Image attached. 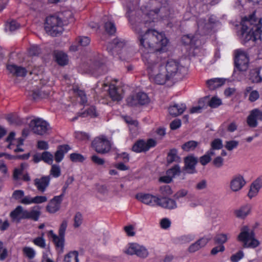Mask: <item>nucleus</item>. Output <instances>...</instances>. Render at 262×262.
Here are the masks:
<instances>
[{
    "label": "nucleus",
    "instance_id": "c756f323",
    "mask_svg": "<svg viewBox=\"0 0 262 262\" xmlns=\"http://www.w3.org/2000/svg\"><path fill=\"white\" fill-rule=\"evenodd\" d=\"M225 83V80L223 78H214L206 81V83L210 90H214L223 85Z\"/></svg>",
    "mask_w": 262,
    "mask_h": 262
},
{
    "label": "nucleus",
    "instance_id": "a18cd8bd",
    "mask_svg": "<svg viewBox=\"0 0 262 262\" xmlns=\"http://www.w3.org/2000/svg\"><path fill=\"white\" fill-rule=\"evenodd\" d=\"M50 176L54 178H58L61 175V169L59 165L53 164L50 171Z\"/></svg>",
    "mask_w": 262,
    "mask_h": 262
},
{
    "label": "nucleus",
    "instance_id": "20e7f679",
    "mask_svg": "<svg viewBox=\"0 0 262 262\" xmlns=\"http://www.w3.org/2000/svg\"><path fill=\"white\" fill-rule=\"evenodd\" d=\"M238 241L243 243V246L246 248H255L260 245V242L255 238L253 230H250L248 226H244L241 229V232L237 236Z\"/></svg>",
    "mask_w": 262,
    "mask_h": 262
},
{
    "label": "nucleus",
    "instance_id": "9b49d317",
    "mask_svg": "<svg viewBox=\"0 0 262 262\" xmlns=\"http://www.w3.org/2000/svg\"><path fill=\"white\" fill-rule=\"evenodd\" d=\"M234 62L236 67L239 71H246L248 68L249 58L243 50H237L235 51Z\"/></svg>",
    "mask_w": 262,
    "mask_h": 262
},
{
    "label": "nucleus",
    "instance_id": "de8ad7c7",
    "mask_svg": "<svg viewBox=\"0 0 262 262\" xmlns=\"http://www.w3.org/2000/svg\"><path fill=\"white\" fill-rule=\"evenodd\" d=\"M181 172L180 167L179 165H176L171 168L167 171V174H169L173 178L176 176L180 174Z\"/></svg>",
    "mask_w": 262,
    "mask_h": 262
},
{
    "label": "nucleus",
    "instance_id": "bf43d9fd",
    "mask_svg": "<svg viewBox=\"0 0 262 262\" xmlns=\"http://www.w3.org/2000/svg\"><path fill=\"white\" fill-rule=\"evenodd\" d=\"M244 256V253L243 251H239L235 254L232 255L230 257V260L232 262H238Z\"/></svg>",
    "mask_w": 262,
    "mask_h": 262
},
{
    "label": "nucleus",
    "instance_id": "69168bd1",
    "mask_svg": "<svg viewBox=\"0 0 262 262\" xmlns=\"http://www.w3.org/2000/svg\"><path fill=\"white\" fill-rule=\"evenodd\" d=\"M75 137L79 140L86 141L89 139V136L85 133L76 132L75 133Z\"/></svg>",
    "mask_w": 262,
    "mask_h": 262
},
{
    "label": "nucleus",
    "instance_id": "aec40b11",
    "mask_svg": "<svg viewBox=\"0 0 262 262\" xmlns=\"http://www.w3.org/2000/svg\"><path fill=\"white\" fill-rule=\"evenodd\" d=\"M158 206L167 209H174L177 207L176 201L169 198H160Z\"/></svg>",
    "mask_w": 262,
    "mask_h": 262
},
{
    "label": "nucleus",
    "instance_id": "5fc2aeb1",
    "mask_svg": "<svg viewBox=\"0 0 262 262\" xmlns=\"http://www.w3.org/2000/svg\"><path fill=\"white\" fill-rule=\"evenodd\" d=\"M238 144V141L236 140L228 141L225 142V147L228 150L230 151L236 148Z\"/></svg>",
    "mask_w": 262,
    "mask_h": 262
},
{
    "label": "nucleus",
    "instance_id": "7c9ffc66",
    "mask_svg": "<svg viewBox=\"0 0 262 262\" xmlns=\"http://www.w3.org/2000/svg\"><path fill=\"white\" fill-rule=\"evenodd\" d=\"M54 57L56 62L61 66H64L68 63V58L67 54L61 51L54 52Z\"/></svg>",
    "mask_w": 262,
    "mask_h": 262
},
{
    "label": "nucleus",
    "instance_id": "49530a36",
    "mask_svg": "<svg viewBox=\"0 0 262 262\" xmlns=\"http://www.w3.org/2000/svg\"><path fill=\"white\" fill-rule=\"evenodd\" d=\"M19 24L15 20H12L7 22L6 25V30L10 31H14L19 28Z\"/></svg>",
    "mask_w": 262,
    "mask_h": 262
},
{
    "label": "nucleus",
    "instance_id": "13d9d810",
    "mask_svg": "<svg viewBox=\"0 0 262 262\" xmlns=\"http://www.w3.org/2000/svg\"><path fill=\"white\" fill-rule=\"evenodd\" d=\"M25 167L26 164L22 163L19 168L15 169L13 173V178L15 180H18L19 179V176L22 174Z\"/></svg>",
    "mask_w": 262,
    "mask_h": 262
},
{
    "label": "nucleus",
    "instance_id": "4468645a",
    "mask_svg": "<svg viewBox=\"0 0 262 262\" xmlns=\"http://www.w3.org/2000/svg\"><path fill=\"white\" fill-rule=\"evenodd\" d=\"M246 184L244 177L237 174L234 176L230 180L229 188L231 191L236 192L243 189Z\"/></svg>",
    "mask_w": 262,
    "mask_h": 262
},
{
    "label": "nucleus",
    "instance_id": "9d476101",
    "mask_svg": "<svg viewBox=\"0 0 262 262\" xmlns=\"http://www.w3.org/2000/svg\"><path fill=\"white\" fill-rule=\"evenodd\" d=\"M127 103L131 106L148 104L150 99L147 95L143 92H139L128 97L126 99Z\"/></svg>",
    "mask_w": 262,
    "mask_h": 262
},
{
    "label": "nucleus",
    "instance_id": "8fccbe9b",
    "mask_svg": "<svg viewBox=\"0 0 262 262\" xmlns=\"http://www.w3.org/2000/svg\"><path fill=\"white\" fill-rule=\"evenodd\" d=\"M41 159L49 164H52L53 161V157L52 154L47 151H45L41 155Z\"/></svg>",
    "mask_w": 262,
    "mask_h": 262
},
{
    "label": "nucleus",
    "instance_id": "f8f14e48",
    "mask_svg": "<svg viewBox=\"0 0 262 262\" xmlns=\"http://www.w3.org/2000/svg\"><path fill=\"white\" fill-rule=\"evenodd\" d=\"M136 198L142 203L151 207L158 206L160 197L150 193H139Z\"/></svg>",
    "mask_w": 262,
    "mask_h": 262
},
{
    "label": "nucleus",
    "instance_id": "09e8293b",
    "mask_svg": "<svg viewBox=\"0 0 262 262\" xmlns=\"http://www.w3.org/2000/svg\"><path fill=\"white\" fill-rule=\"evenodd\" d=\"M83 217L80 212H77L74 217V227L75 228L79 227L82 223Z\"/></svg>",
    "mask_w": 262,
    "mask_h": 262
},
{
    "label": "nucleus",
    "instance_id": "1a4fd4ad",
    "mask_svg": "<svg viewBox=\"0 0 262 262\" xmlns=\"http://www.w3.org/2000/svg\"><path fill=\"white\" fill-rule=\"evenodd\" d=\"M126 42L124 40L120 38H115L112 43L108 45L107 50L113 55L115 54H121L122 59H126L127 49L125 48Z\"/></svg>",
    "mask_w": 262,
    "mask_h": 262
},
{
    "label": "nucleus",
    "instance_id": "c03bdc74",
    "mask_svg": "<svg viewBox=\"0 0 262 262\" xmlns=\"http://www.w3.org/2000/svg\"><path fill=\"white\" fill-rule=\"evenodd\" d=\"M136 255L141 258H146L148 255V252L144 246L139 245Z\"/></svg>",
    "mask_w": 262,
    "mask_h": 262
},
{
    "label": "nucleus",
    "instance_id": "e433bc0d",
    "mask_svg": "<svg viewBox=\"0 0 262 262\" xmlns=\"http://www.w3.org/2000/svg\"><path fill=\"white\" fill-rule=\"evenodd\" d=\"M199 144V142L193 140L189 141L182 145V148L186 151H192L195 149Z\"/></svg>",
    "mask_w": 262,
    "mask_h": 262
},
{
    "label": "nucleus",
    "instance_id": "2f4dec72",
    "mask_svg": "<svg viewBox=\"0 0 262 262\" xmlns=\"http://www.w3.org/2000/svg\"><path fill=\"white\" fill-rule=\"evenodd\" d=\"M158 10H151L149 13L145 14L144 19V24L145 25V28H147L149 26H150V24L154 21L156 19L155 16H158Z\"/></svg>",
    "mask_w": 262,
    "mask_h": 262
},
{
    "label": "nucleus",
    "instance_id": "338daca9",
    "mask_svg": "<svg viewBox=\"0 0 262 262\" xmlns=\"http://www.w3.org/2000/svg\"><path fill=\"white\" fill-rule=\"evenodd\" d=\"M160 226L162 229H167L171 225V221L167 218H163L160 221Z\"/></svg>",
    "mask_w": 262,
    "mask_h": 262
},
{
    "label": "nucleus",
    "instance_id": "7ed1b4c3",
    "mask_svg": "<svg viewBox=\"0 0 262 262\" xmlns=\"http://www.w3.org/2000/svg\"><path fill=\"white\" fill-rule=\"evenodd\" d=\"M261 18H257L255 13L249 17H244L242 20V37L245 42L257 39L262 40V24Z\"/></svg>",
    "mask_w": 262,
    "mask_h": 262
},
{
    "label": "nucleus",
    "instance_id": "5701e85b",
    "mask_svg": "<svg viewBox=\"0 0 262 262\" xmlns=\"http://www.w3.org/2000/svg\"><path fill=\"white\" fill-rule=\"evenodd\" d=\"M121 90L118 88L114 84L111 83L109 85L108 93L114 101H120L122 97L121 93Z\"/></svg>",
    "mask_w": 262,
    "mask_h": 262
},
{
    "label": "nucleus",
    "instance_id": "ea45409f",
    "mask_svg": "<svg viewBox=\"0 0 262 262\" xmlns=\"http://www.w3.org/2000/svg\"><path fill=\"white\" fill-rule=\"evenodd\" d=\"M167 159L168 163L179 162L180 161V158L178 156L177 150L176 149H171L168 154Z\"/></svg>",
    "mask_w": 262,
    "mask_h": 262
},
{
    "label": "nucleus",
    "instance_id": "4c0bfd02",
    "mask_svg": "<svg viewBox=\"0 0 262 262\" xmlns=\"http://www.w3.org/2000/svg\"><path fill=\"white\" fill-rule=\"evenodd\" d=\"M44 235V233L42 232L40 236H38L32 240V242L35 245L42 249L45 248L46 246Z\"/></svg>",
    "mask_w": 262,
    "mask_h": 262
},
{
    "label": "nucleus",
    "instance_id": "0eeeda50",
    "mask_svg": "<svg viewBox=\"0 0 262 262\" xmlns=\"http://www.w3.org/2000/svg\"><path fill=\"white\" fill-rule=\"evenodd\" d=\"M30 129L35 134L39 135L49 134L51 131L50 124L40 118H35L29 123Z\"/></svg>",
    "mask_w": 262,
    "mask_h": 262
},
{
    "label": "nucleus",
    "instance_id": "864d4df0",
    "mask_svg": "<svg viewBox=\"0 0 262 262\" xmlns=\"http://www.w3.org/2000/svg\"><path fill=\"white\" fill-rule=\"evenodd\" d=\"M211 148L210 150L220 149L223 147L222 141L220 139H215L211 143Z\"/></svg>",
    "mask_w": 262,
    "mask_h": 262
},
{
    "label": "nucleus",
    "instance_id": "603ef678",
    "mask_svg": "<svg viewBox=\"0 0 262 262\" xmlns=\"http://www.w3.org/2000/svg\"><path fill=\"white\" fill-rule=\"evenodd\" d=\"M211 239V237L208 236H204L198 240H197L195 242L197 243L198 246L200 247V248L201 249L203 247H204L207 243L210 241Z\"/></svg>",
    "mask_w": 262,
    "mask_h": 262
},
{
    "label": "nucleus",
    "instance_id": "a878e982",
    "mask_svg": "<svg viewBox=\"0 0 262 262\" xmlns=\"http://www.w3.org/2000/svg\"><path fill=\"white\" fill-rule=\"evenodd\" d=\"M70 149V147L68 145L59 146L55 154V160L56 162L57 163L61 162L63 159L64 154Z\"/></svg>",
    "mask_w": 262,
    "mask_h": 262
},
{
    "label": "nucleus",
    "instance_id": "58836bf2",
    "mask_svg": "<svg viewBox=\"0 0 262 262\" xmlns=\"http://www.w3.org/2000/svg\"><path fill=\"white\" fill-rule=\"evenodd\" d=\"M24 255L29 259H33L36 255L35 250L32 247L25 246L22 250Z\"/></svg>",
    "mask_w": 262,
    "mask_h": 262
},
{
    "label": "nucleus",
    "instance_id": "4be33fe9",
    "mask_svg": "<svg viewBox=\"0 0 262 262\" xmlns=\"http://www.w3.org/2000/svg\"><path fill=\"white\" fill-rule=\"evenodd\" d=\"M252 207L250 204L242 206L234 211L235 215L238 219H245L251 212Z\"/></svg>",
    "mask_w": 262,
    "mask_h": 262
},
{
    "label": "nucleus",
    "instance_id": "0e129e2a",
    "mask_svg": "<svg viewBox=\"0 0 262 262\" xmlns=\"http://www.w3.org/2000/svg\"><path fill=\"white\" fill-rule=\"evenodd\" d=\"M25 193L23 190H15L12 194V198L15 200H18L22 199L24 197Z\"/></svg>",
    "mask_w": 262,
    "mask_h": 262
},
{
    "label": "nucleus",
    "instance_id": "473e14b6",
    "mask_svg": "<svg viewBox=\"0 0 262 262\" xmlns=\"http://www.w3.org/2000/svg\"><path fill=\"white\" fill-rule=\"evenodd\" d=\"M214 154V151L213 150H209L204 155L200 158V163L203 166L207 165L210 162L211 157Z\"/></svg>",
    "mask_w": 262,
    "mask_h": 262
},
{
    "label": "nucleus",
    "instance_id": "423d86ee",
    "mask_svg": "<svg viewBox=\"0 0 262 262\" xmlns=\"http://www.w3.org/2000/svg\"><path fill=\"white\" fill-rule=\"evenodd\" d=\"M67 226L68 221L64 220L62 221L60 225L58 230V235L54 233L53 230H50L48 233L49 237L52 239L56 247L58 248L61 252H62L63 250L65 241V232Z\"/></svg>",
    "mask_w": 262,
    "mask_h": 262
},
{
    "label": "nucleus",
    "instance_id": "cd10ccee",
    "mask_svg": "<svg viewBox=\"0 0 262 262\" xmlns=\"http://www.w3.org/2000/svg\"><path fill=\"white\" fill-rule=\"evenodd\" d=\"M25 213L26 219H30L36 221L38 220L40 214V208L37 206H35L30 211L26 210Z\"/></svg>",
    "mask_w": 262,
    "mask_h": 262
},
{
    "label": "nucleus",
    "instance_id": "dca6fc26",
    "mask_svg": "<svg viewBox=\"0 0 262 262\" xmlns=\"http://www.w3.org/2000/svg\"><path fill=\"white\" fill-rule=\"evenodd\" d=\"M257 120L262 121V111L258 109H254L250 112L248 116L247 122L251 127H255L258 125Z\"/></svg>",
    "mask_w": 262,
    "mask_h": 262
},
{
    "label": "nucleus",
    "instance_id": "774afa93",
    "mask_svg": "<svg viewBox=\"0 0 262 262\" xmlns=\"http://www.w3.org/2000/svg\"><path fill=\"white\" fill-rule=\"evenodd\" d=\"M224 164V159L221 157H216L213 161V164L217 168L221 167Z\"/></svg>",
    "mask_w": 262,
    "mask_h": 262
},
{
    "label": "nucleus",
    "instance_id": "39448f33",
    "mask_svg": "<svg viewBox=\"0 0 262 262\" xmlns=\"http://www.w3.org/2000/svg\"><path fill=\"white\" fill-rule=\"evenodd\" d=\"M63 22L58 16L53 15L46 18L45 29L46 32L53 36H57L63 31Z\"/></svg>",
    "mask_w": 262,
    "mask_h": 262
},
{
    "label": "nucleus",
    "instance_id": "f257e3e1",
    "mask_svg": "<svg viewBox=\"0 0 262 262\" xmlns=\"http://www.w3.org/2000/svg\"><path fill=\"white\" fill-rule=\"evenodd\" d=\"M142 23L134 28L138 34L139 50L142 59L147 67L151 81L158 84H163L174 77L181 78L187 72V69L179 61L170 59L165 60L158 57L155 52L167 50L168 40L164 33L154 29L141 28Z\"/></svg>",
    "mask_w": 262,
    "mask_h": 262
},
{
    "label": "nucleus",
    "instance_id": "052dcab7",
    "mask_svg": "<svg viewBox=\"0 0 262 262\" xmlns=\"http://www.w3.org/2000/svg\"><path fill=\"white\" fill-rule=\"evenodd\" d=\"M70 159L73 162H83L85 158L84 157L79 154L73 153L70 155Z\"/></svg>",
    "mask_w": 262,
    "mask_h": 262
},
{
    "label": "nucleus",
    "instance_id": "a19ab883",
    "mask_svg": "<svg viewBox=\"0 0 262 262\" xmlns=\"http://www.w3.org/2000/svg\"><path fill=\"white\" fill-rule=\"evenodd\" d=\"M59 17L61 18L63 25H67L69 23L73 21V14L70 11H66L61 13Z\"/></svg>",
    "mask_w": 262,
    "mask_h": 262
},
{
    "label": "nucleus",
    "instance_id": "a211bd4d",
    "mask_svg": "<svg viewBox=\"0 0 262 262\" xmlns=\"http://www.w3.org/2000/svg\"><path fill=\"white\" fill-rule=\"evenodd\" d=\"M184 170L188 173L196 172L195 165L198 163V159L193 156H189L184 159Z\"/></svg>",
    "mask_w": 262,
    "mask_h": 262
},
{
    "label": "nucleus",
    "instance_id": "393cba45",
    "mask_svg": "<svg viewBox=\"0 0 262 262\" xmlns=\"http://www.w3.org/2000/svg\"><path fill=\"white\" fill-rule=\"evenodd\" d=\"M25 212L26 210L24 209L21 206H18L10 214V217L13 221L17 220L18 221L21 219H25Z\"/></svg>",
    "mask_w": 262,
    "mask_h": 262
},
{
    "label": "nucleus",
    "instance_id": "b1692460",
    "mask_svg": "<svg viewBox=\"0 0 262 262\" xmlns=\"http://www.w3.org/2000/svg\"><path fill=\"white\" fill-rule=\"evenodd\" d=\"M186 108V106L185 104H174L169 106L168 111L170 115L175 117L182 114Z\"/></svg>",
    "mask_w": 262,
    "mask_h": 262
},
{
    "label": "nucleus",
    "instance_id": "412c9836",
    "mask_svg": "<svg viewBox=\"0 0 262 262\" xmlns=\"http://www.w3.org/2000/svg\"><path fill=\"white\" fill-rule=\"evenodd\" d=\"M7 68L10 73L15 76L25 77L27 73L26 68L15 64H8Z\"/></svg>",
    "mask_w": 262,
    "mask_h": 262
},
{
    "label": "nucleus",
    "instance_id": "6ab92c4d",
    "mask_svg": "<svg viewBox=\"0 0 262 262\" xmlns=\"http://www.w3.org/2000/svg\"><path fill=\"white\" fill-rule=\"evenodd\" d=\"M62 200V195H57L54 196L50 200L46 207L48 212L50 213H54L57 212L60 207V204Z\"/></svg>",
    "mask_w": 262,
    "mask_h": 262
},
{
    "label": "nucleus",
    "instance_id": "e2e57ef3",
    "mask_svg": "<svg viewBox=\"0 0 262 262\" xmlns=\"http://www.w3.org/2000/svg\"><path fill=\"white\" fill-rule=\"evenodd\" d=\"M97 192L103 196L107 195L108 193V189L105 185H99L97 188Z\"/></svg>",
    "mask_w": 262,
    "mask_h": 262
},
{
    "label": "nucleus",
    "instance_id": "ddd939ff",
    "mask_svg": "<svg viewBox=\"0 0 262 262\" xmlns=\"http://www.w3.org/2000/svg\"><path fill=\"white\" fill-rule=\"evenodd\" d=\"M157 141L153 139H149L146 141L140 140L136 142L133 145V150L136 152H144L148 150L150 148L155 147Z\"/></svg>",
    "mask_w": 262,
    "mask_h": 262
},
{
    "label": "nucleus",
    "instance_id": "c85d7f7f",
    "mask_svg": "<svg viewBox=\"0 0 262 262\" xmlns=\"http://www.w3.org/2000/svg\"><path fill=\"white\" fill-rule=\"evenodd\" d=\"M105 21L104 28L105 31L109 34H113L116 32V29L113 21L112 20V17L105 16L103 18Z\"/></svg>",
    "mask_w": 262,
    "mask_h": 262
},
{
    "label": "nucleus",
    "instance_id": "bb28decb",
    "mask_svg": "<svg viewBox=\"0 0 262 262\" xmlns=\"http://www.w3.org/2000/svg\"><path fill=\"white\" fill-rule=\"evenodd\" d=\"M103 63L100 58L95 59L91 64V72L95 75H97V73L101 74L104 68Z\"/></svg>",
    "mask_w": 262,
    "mask_h": 262
},
{
    "label": "nucleus",
    "instance_id": "2eb2a0df",
    "mask_svg": "<svg viewBox=\"0 0 262 262\" xmlns=\"http://www.w3.org/2000/svg\"><path fill=\"white\" fill-rule=\"evenodd\" d=\"M262 188V176L258 177L250 185L248 193V196L250 199L256 196L260 189Z\"/></svg>",
    "mask_w": 262,
    "mask_h": 262
},
{
    "label": "nucleus",
    "instance_id": "72a5a7b5",
    "mask_svg": "<svg viewBox=\"0 0 262 262\" xmlns=\"http://www.w3.org/2000/svg\"><path fill=\"white\" fill-rule=\"evenodd\" d=\"M230 237L229 233H219L214 237V241L220 245H223V244L226 243Z\"/></svg>",
    "mask_w": 262,
    "mask_h": 262
},
{
    "label": "nucleus",
    "instance_id": "6e6d98bb",
    "mask_svg": "<svg viewBox=\"0 0 262 262\" xmlns=\"http://www.w3.org/2000/svg\"><path fill=\"white\" fill-rule=\"evenodd\" d=\"M159 190L161 194L163 195H169L172 193L170 187L167 185L161 186Z\"/></svg>",
    "mask_w": 262,
    "mask_h": 262
},
{
    "label": "nucleus",
    "instance_id": "f03ea898",
    "mask_svg": "<svg viewBox=\"0 0 262 262\" xmlns=\"http://www.w3.org/2000/svg\"><path fill=\"white\" fill-rule=\"evenodd\" d=\"M197 30L194 35H185L182 37V42L192 47L198 48L204 43V36L209 33L220 25L214 15H211L207 19L203 17L196 20Z\"/></svg>",
    "mask_w": 262,
    "mask_h": 262
},
{
    "label": "nucleus",
    "instance_id": "3c124183",
    "mask_svg": "<svg viewBox=\"0 0 262 262\" xmlns=\"http://www.w3.org/2000/svg\"><path fill=\"white\" fill-rule=\"evenodd\" d=\"M222 104V100L217 97L214 96L209 102V105L212 108H216Z\"/></svg>",
    "mask_w": 262,
    "mask_h": 262
},
{
    "label": "nucleus",
    "instance_id": "4d7b16f0",
    "mask_svg": "<svg viewBox=\"0 0 262 262\" xmlns=\"http://www.w3.org/2000/svg\"><path fill=\"white\" fill-rule=\"evenodd\" d=\"M83 117H85L87 116H90L91 117H96L98 116L97 112L96 110L95 107L92 106L89 107L86 113H83L81 114Z\"/></svg>",
    "mask_w": 262,
    "mask_h": 262
},
{
    "label": "nucleus",
    "instance_id": "6e6552de",
    "mask_svg": "<svg viewBox=\"0 0 262 262\" xmlns=\"http://www.w3.org/2000/svg\"><path fill=\"white\" fill-rule=\"evenodd\" d=\"M92 146L97 153L105 154L110 151L111 143L105 136L100 135L93 140Z\"/></svg>",
    "mask_w": 262,
    "mask_h": 262
},
{
    "label": "nucleus",
    "instance_id": "c9c22d12",
    "mask_svg": "<svg viewBox=\"0 0 262 262\" xmlns=\"http://www.w3.org/2000/svg\"><path fill=\"white\" fill-rule=\"evenodd\" d=\"M259 70L257 69L251 71L250 74V79L253 83H258L262 81V77L259 75Z\"/></svg>",
    "mask_w": 262,
    "mask_h": 262
},
{
    "label": "nucleus",
    "instance_id": "f704fd0d",
    "mask_svg": "<svg viewBox=\"0 0 262 262\" xmlns=\"http://www.w3.org/2000/svg\"><path fill=\"white\" fill-rule=\"evenodd\" d=\"M64 262H79L78 252L73 251L69 252L64 256Z\"/></svg>",
    "mask_w": 262,
    "mask_h": 262
},
{
    "label": "nucleus",
    "instance_id": "680f3d73",
    "mask_svg": "<svg viewBox=\"0 0 262 262\" xmlns=\"http://www.w3.org/2000/svg\"><path fill=\"white\" fill-rule=\"evenodd\" d=\"M91 159L93 163L98 165H102L105 163V161L103 159L101 158L96 155H93Z\"/></svg>",
    "mask_w": 262,
    "mask_h": 262
},
{
    "label": "nucleus",
    "instance_id": "79ce46f5",
    "mask_svg": "<svg viewBox=\"0 0 262 262\" xmlns=\"http://www.w3.org/2000/svg\"><path fill=\"white\" fill-rule=\"evenodd\" d=\"M28 55L30 56H38L41 53V50L40 47L37 45H31L28 51Z\"/></svg>",
    "mask_w": 262,
    "mask_h": 262
},
{
    "label": "nucleus",
    "instance_id": "37998d69",
    "mask_svg": "<svg viewBox=\"0 0 262 262\" xmlns=\"http://www.w3.org/2000/svg\"><path fill=\"white\" fill-rule=\"evenodd\" d=\"M139 244L137 243H130L128 245L126 248L124 252L128 255L136 254L137 250H138Z\"/></svg>",
    "mask_w": 262,
    "mask_h": 262
},
{
    "label": "nucleus",
    "instance_id": "f3484780",
    "mask_svg": "<svg viewBox=\"0 0 262 262\" xmlns=\"http://www.w3.org/2000/svg\"><path fill=\"white\" fill-rule=\"evenodd\" d=\"M50 180V176H42L40 178L35 179L34 180V184L37 189L42 193L49 186Z\"/></svg>",
    "mask_w": 262,
    "mask_h": 262
}]
</instances>
